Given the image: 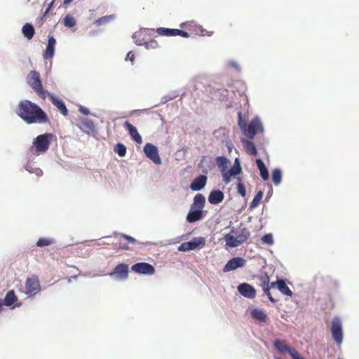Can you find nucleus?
Segmentation results:
<instances>
[{
  "mask_svg": "<svg viewBox=\"0 0 359 359\" xmlns=\"http://www.w3.org/2000/svg\"><path fill=\"white\" fill-rule=\"evenodd\" d=\"M16 114L26 123H44L48 121V116L44 111L36 104L28 100H21L17 108Z\"/></svg>",
  "mask_w": 359,
  "mask_h": 359,
  "instance_id": "f257e3e1",
  "label": "nucleus"
},
{
  "mask_svg": "<svg viewBox=\"0 0 359 359\" xmlns=\"http://www.w3.org/2000/svg\"><path fill=\"white\" fill-rule=\"evenodd\" d=\"M27 81L32 90L42 99H45L48 91L43 88L42 82L38 72L32 70L27 76Z\"/></svg>",
  "mask_w": 359,
  "mask_h": 359,
  "instance_id": "f03ea898",
  "label": "nucleus"
},
{
  "mask_svg": "<svg viewBox=\"0 0 359 359\" xmlns=\"http://www.w3.org/2000/svg\"><path fill=\"white\" fill-rule=\"evenodd\" d=\"M250 233L246 228L241 229V231L234 236L231 233L225 235L224 239L226 245L229 248H236L245 243L250 237Z\"/></svg>",
  "mask_w": 359,
  "mask_h": 359,
  "instance_id": "7ed1b4c3",
  "label": "nucleus"
},
{
  "mask_svg": "<svg viewBox=\"0 0 359 359\" xmlns=\"http://www.w3.org/2000/svg\"><path fill=\"white\" fill-rule=\"evenodd\" d=\"M53 137L52 133H46L35 137L32 144L36 151L39 154L45 153L48 149Z\"/></svg>",
  "mask_w": 359,
  "mask_h": 359,
  "instance_id": "20e7f679",
  "label": "nucleus"
},
{
  "mask_svg": "<svg viewBox=\"0 0 359 359\" xmlns=\"http://www.w3.org/2000/svg\"><path fill=\"white\" fill-rule=\"evenodd\" d=\"M264 132V126L258 116L253 118L248 126H246L244 134L250 139L254 138L258 132Z\"/></svg>",
  "mask_w": 359,
  "mask_h": 359,
  "instance_id": "39448f33",
  "label": "nucleus"
},
{
  "mask_svg": "<svg viewBox=\"0 0 359 359\" xmlns=\"http://www.w3.org/2000/svg\"><path fill=\"white\" fill-rule=\"evenodd\" d=\"M331 332L334 341L337 345H341L343 341L342 323L339 317H334L331 323Z\"/></svg>",
  "mask_w": 359,
  "mask_h": 359,
  "instance_id": "423d86ee",
  "label": "nucleus"
},
{
  "mask_svg": "<svg viewBox=\"0 0 359 359\" xmlns=\"http://www.w3.org/2000/svg\"><path fill=\"white\" fill-rule=\"evenodd\" d=\"M25 294L28 297H34L40 292L41 285L37 276H32L27 278L25 282Z\"/></svg>",
  "mask_w": 359,
  "mask_h": 359,
  "instance_id": "0eeeda50",
  "label": "nucleus"
},
{
  "mask_svg": "<svg viewBox=\"0 0 359 359\" xmlns=\"http://www.w3.org/2000/svg\"><path fill=\"white\" fill-rule=\"evenodd\" d=\"M143 151L145 156L155 164L159 165L161 163V159L158 154L157 147L151 143H147L144 147Z\"/></svg>",
  "mask_w": 359,
  "mask_h": 359,
  "instance_id": "6e6552de",
  "label": "nucleus"
},
{
  "mask_svg": "<svg viewBox=\"0 0 359 359\" xmlns=\"http://www.w3.org/2000/svg\"><path fill=\"white\" fill-rule=\"evenodd\" d=\"M131 270L138 274L151 276L155 273V268L147 262H138L133 264Z\"/></svg>",
  "mask_w": 359,
  "mask_h": 359,
  "instance_id": "1a4fd4ad",
  "label": "nucleus"
},
{
  "mask_svg": "<svg viewBox=\"0 0 359 359\" xmlns=\"http://www.w3.org/2000/svg\"><path fill=\"white\" fill-rule=\"evenodd\" d=\"M111 278L118 280H123L128 276V266L126 264H118L114 270L109 273Z\"/></svg>",
  "mask_w": 359,
  "mask_h": 359,
  "instance_id": "9d476101",
  "label": "nucleus"
},
{
  "mask_svg": "<svg viewBox=\"0 0 359 359\" xmlns=\"http://www.w3.org/2000/svg\"><path fill=\"white\" fill-rule=\"evenodd\" d=\"M246 263V260L241 257H236L227 262L223 268L224 272H229L243 267Z\"/></svg>",
  "mask_w": 359,
  "mask_h": 359,
  "instance_id": "9b49d317",
  "label": "nucleus"
},
{
  "mask_svg": "<svg viewBox=\"0 0 359 359\" xmlns=\"http://www.w3.org/2000/svg\"><path fill=\"white\" fill-rule=\"evenodd\" d=\"M78 127L85 133L90 135L95 132V126L91 119L88 118H80Z\"/></svg>",
  "mask_w": 359,
  "mask_h": 359,
  "instance_id": "f8f14e48",
  "label": "nucleus"
},
{
  "mask_svg": "<svg viewBox=\"0 0 359 359\" xmlns=\"http://www.w3.org/2000/svg\"><path fill=\"white\" fill-rule=\"evenodd\" d=\"M229 130L222 127L215 130L213 133V135L217 140L221 141L222 142H225L226 146L231 149L232 144L229 140Z\"/></svg>",
  "mask_w": 359,
  "mask_h": 359,
  "instance_id": "ddd939ff",
  "label": "nucleus"
},
{
  "mask_svg": "<svg viewBox=\"0 0 359 359\" xmlns=\"http://www.w3.org/2000/svg\"><path fill=\"white\" fill-rule=\"evenodd\" d=\"M237 290L242 296L248 299H253L256 295V290L247 283L239 284Z\"/></svg>",
  "mask_w": 359,
  "mask_h": 359,
  "instance_id": "4468645a",
  "label": "nucleus"
},
{
  "mask_svg": "<svg viewBox=\"0 0 359 359\" xmlns=\"http://www.w3.org/2000/svg\"><path fill=\"white\" fill-rule=\"evenodd\" d=\"M46 96H48L52 103L54 104V106L56 107V108L62 115L67 116L68 114V110L66 107L65 102L62 100L59 99L53 93L50 92L46 93Z\"/></svg>",
  "mask_w": 359,
  "mask_h": 359,
  "instance_id": "2eb2a0df",
  "label": "nucleus"
},
{
  "mask_svg": "<svg viewBox=\"0 0 359 359\" xmlns=\"http://www.w3.org/2000/svg\"><path fill=\"white\" fill-rule=\"evenodd\" d=\"M203 217V210L190 207L186 219L189 223H194L201 220Z\"/></svg>",
  "mask_w": 359,
  "mask_h": 359,
  "instance_id": "dca6fc26",
  "label": "nucleus"
},
{
  "mask_svg": "<svg viewBox=\"0 0 359 359\" xmlns=\"http://www.w3.org/2000/svg\"><path fill=\"white\" fill-rule=\"evenodd\" d=\"M55 39L53 36H48V44L46 47L45 52L43 55L45 60L52 59L53 57L55 54Z\"/></svg>",
  "mask_w": 359,
  "mask_h": 359,
  "instance_id": "f3484780",
  "label": "nucleus"
},
{
  "mask_svg": "<svg viewBox=\"0 0 359 359\" xmlns=\"http://www.w3.org/2000/svg\"><path fill=\"white\" fill-rule=\"evenodd\" d=\"M206 183L207 177L204 175H200L191 182L189 187L192 191H200L205 187Z\"/></svg>",
  "mask_w": 359,
  "mask_h": 359,
  "instance_id": "a211bd4d",
  "label": "nucleus"
},
{
  "mask_svg": "<svg viewBox=\"0 0 359 359\" xmlns=\"http://www.w3.org/2000/svg\"><path fill=\"white\" fill-rule=\"evenodd\" d=\"M284 295L291 297L292 295V290L287 286L285 280L278 279L276 282H273L271 284V287H275Z\"/></svg>",
  "mask_w": 359,
  "mask_h": 359,
  "instance_id": "6ab92c4d",
  "label": "nucleus"
},
{
  "mask_svg": "<svg viewBox=\"0 0 359 359\" xmlns=\"http://www.w3.org/2000/svg\"><path fill=\"white\" fill-rule=\"evenodd\" d=\"M224 198V193L219 189H214L210 191L208 196V202L212 205H217L222 202Z\"/></svg>",
  "mask_w": 359,
  "mask_h": 359,
  "instance_id": "aec40b11",
  "label": "nucleus"
},
{
  "mask_svg": "<svg viewBox=\"0 0 359 359\" xmlns=\"http://www.w3.org/2000/svg\"><path fill=\"white\" fill-rule=\"evenodd\" d=\"M124 128L128 130L131 138L137 143H142V139L137 128L128 121L124 123Z\"/></svg>",
  "mask_w": 359,
  "mask_h": 359,
  "instance_id": "412c9836",
  "label": "nucleus"
},
{
  "mask_svg": "<svg viewBox=\"0 0 359 359\" xmlns=\"http://www.w3.org/2000/svg\"><path fill=\"white\" fill-rule=\"evenodd\" d=\"M154 32L153 29H140L139 31L136 32L133 35V39L134 42L137 46H142L145 39L143 37L144 32Z\"/></svg>",
  "mask_w": 359,
  "mask_h": 359,
  "instance_id": "4be33fe9",
  "label": "nucleus"
},
{
  "mask_svg": "<svg viewBox=\"0 0 359 359\" xmlns=\"http://www.w3.org/2000/svg\"><path fill=\"white\" fill-rule=\"evenodd\" d=\"M275 348L280 353L294 352L284 341L276 339L273 342Z\"/></svg>",
  "mask_w": 359,
  "mask_h": 359,
  "instance_id": "5701e85b",
  "label": "nucleus"
},
{
  "mask_svg": "<svg viewBox=\"0 0 359 359\" xmlns=\"http://www.w3.org/2000/svg\"><path fill=\"white\" fill-rule=\"evenodd\" d=\"M256 165L259 170V174L262 180L267 181L269 178V173L263 161L261 158H257L256 160Z\"/></svg>",
  "mask_w": 359,
  "mask_h": 359,
  "instance_id": "b1692460",
  "label": "nucleus"
},
{
  "mask_svg": "<svg viewBox=\"0 0 359 359\" xmlns=\"http://www.w3.org/2000/svg\"><path fill=\"white\" fill-rule=\"evenodd\" d=\"M205 203V198L202 194H197L194 198L193 203L191 205V207L194 208H198L200 210L203 209Z\"/></svg>",
  "mask_w": 359,
  "mask_h": 359,
  "instance_id": "393cba45",
  "label": "nucleus"
},
{
  "mask_svg": "<svg viewBox=\"0 0 359 359\" xmlns=\"http://www.w3.org/2000/svg\"><path fill=\"white\" fill-rule=\"evenodd\" d=\"M251 316L252 318L261 322H266L267 320V315L264 311L258 308L253 309L251 311Z\"/></svg>",
  "mask_w": 359,
  "mask_h": 359,
  "instance_id": "a878e982",
  "label": "nucleus"
},
{
  "mask_svg": "<svg viewBox=\"0 0 359 359\" xmlns=\"http://www.w3.org/2000/svg\"><path fill=\"white\" fill-rule=\"evenodd\" d=\"M22 33L28 40L32 39L35 33L34 26L31 23L25 24L22 28Z\"/></svg>",
  "mask_w": 359,
  "mask_h": 359,
  "instance_id": "bb28decb",
  "label": "nucleus"
},
{
  "mask_svg": "<svg viewBox=\"0 0 359 359\" xmlns=\"http://www.w3.org/2000/svg\"><path fill=\"white\" fill-rule=\"evenodd\" d=\"M17 301V297L13 290L7 292L4 299L2 301L3 305L10 306Z\"/></svg>",
  "mask_w": 359,
  "mask_h": 359,
  "instance_id": "cd10ccee",
  "label": "nucleus"
},
{
  "mask_svg": "<svg viewBox=\"0 0 359 359\" xmlns=\"http://www.w3.org/2000/svg\"><path fill=\"white\" fill-rule=\"evenodd\" d=\"M216 163L218 166L219 170L222 172L226 171V168L228 165L230 163V161L225 156H218L216 158Z\"/></svg>",
  "mask_w": 359,
  "mask_h": 359,
  "instance_id": "c85d7f7f",
  "label": "nucleus"
},
{
  "mask_svg": "<svg viewBox=\"0 0 359 359\" xmlns=\"http://www.w3.org/2000/svg\"><path fill=\"white\" fill-rule=\"evenodd\" d=\"M241 142L243 144V146L245 147V149L248 150L251 155H257V150L254 142L247 140L245 139H242Z\"/></svg>",
  "mask_w": 359,
  "mask_h": 359,
  "instance_id": "c756f323",
  "label": "nucleus"
},
{
  "mask_svg": "<svg viewBox=\"0 0 359 359\" xmlns=\"http://www.w3.org/2000/svg\"><path fill=\"white\" fill-rule=\"evenodd\" d=\"M262 281L264 283V284H265L266 283H269V278L268 276H265L264 277L262 278ZM270 287L271 285L269 286L268 284L266 285H264L263 286V290H264V292L267 295L269 299L270 300V302H273V303H275L276 302V299H275L272 295H271V293L270 292Z\"/></svg>",
  "mask_w": 359,
  "mask_h": 359,
  "instance_id": "7c9ffc66",
  "label": "nucleus"
},
{
  "mask_svg": "<svg viewBox=\"0 0 359 359\" xmlns=\"http://www.w3.org/2000/svg\"><path fill=\"white\" fill-rule=\"evenodd\" d=\"M228 171L229 175H233V177L239 175L242 172L239 158H236L235 159L233 165Z\"/></svg>",
  "mask_w": 359,
  "mask_h": 359,
  "instance_id": "2f4dec72",
  "label": "nucleus"
},
{
  "mask_svg": "<svg viewBox=\"0 0 359 359\" xmlns=\"http://www.w3.org/2000/svg\"><path fill=\"white\" fill-rule=\"evenodd\" d=\"M26 170L29 173L35 174L37 177H40L43 175V171L40 168L35 166L34 163L29 162L25 166Z\"/></svg>",
  "mask_w": 359,
  "mask_h": 359,
  "instance_id": "473e14b6",
  "label": "nucleus"
},
{
  "mask_svg": "<svg viewBox=\"0 0 359 359\" xmlns=\"http://www.w3.org/2000/svg\"><path fill=\"white\" fill-rule=\"evenodd\" d=\"M189 243H191L192 249L194 250L198 248H203L205 244V238L203 237H196L192 238Z\"/></svg>",
  "mask_w": 359,
  "mask_h": 359,
  "instance_id": "72a5a7b5",
  "label": "nucleus"
},
{
  "mask_svg": "<svg viewBox=\"0 0 359 359\" xmlns=\"http://www.w3.org/2000/svg\"><path fill=\"white\" fill-rule=\"evenodd\" d=\"M272 181L276 186L279 185L282 181V172L279 168H275L272 171Z\"/></svg>",
  "mask_w": 359,
  "mask_h": 359,
  "instance_id": "f704fd0d",
  "label": "nucleus"
},
{
  "mask_svg": "<svg viewBox=\"0 0 359 359\" xmlns=\"http://www.w3.org/2000/svg\"><path fill=\"white\" fill-rule=\"evenodd\" d=\"M175 29H176L159 27L156 29V32L158 34L161 36H175Z\"/></svg>",
  "mask_w": 359,
  "mask_h": 359,
  "instance_id": "c9c22d12",
  "label": "nucleus"
},
{
  "mask_svg": "<svg viewBox=\"0 0 359 359\" xmlns=\"http://www.w3.org/2000/svg\"><path fill=\"white\" fill-rule=\"evenodd\" d=\"M55 243V239L50 238H40L36 243V245L39 248L48 246Z\"/></svg>",
  "mask_w": 359,
  "mask_h": 359,
  "instance_id": "e433bc0d",
  "label": "nucleus"
},
{
  "mask_svg": "<svg viewBox=\"0 0 359 359\" xmlns=\"http://www.w3.org/2000/svg\"><path fill=\"white\" fill-rule=\"evenodd\" d=\"M115 18L114 15H109L101 17L95 21V25L97 26H101L109 23L110 21Z\"/></svg>",
  "mask_w": 359,
  "mask_h": 359,
  "instance_id": "4c0bfd02",
  "label": "nucleus"
},
{
  "mask_svg": "<svg viewBox=\"0 0 359 359\" xmlns=\"http://www.w3.org/2000/svg\"><path fill=\"white\" fill-rule=\"evenodd\" d=\"M263 191L262 190H259L256 195L255 196L254 198L252 199V201L251 202L250 205V209L252 210L255 208L257 206H258L259 203H260L261 200L263 198Z\"/></svg>",
  "mask_w": 359,
  "mask_h": 359,
  "instance_id": "58836bf2",
  "label": "nucleus"
},
{
  "mask_svg": "<svg viewBox=\"0 0 359 359\" xmlns=\"http://www.w3.org/2000/svg\"><path fill=\"white\" fill-rule=\"evenodd\" d=\"M126 147L122 143H117L114 147V152L121 157L126 156Z\"/></svg>",
  "mask_w": 359,
  "mask_h": 359,
  "instance_id": "ea45409f",
  "label": "nucleus"
},
{
  "mask_svg": "<svg viewBox=\"0 0 359 359\" xmlns=\"http://www.w3.org/2000/svg\"><path fill=\"white\" fill-rule=\"evenodd\" d=\"M63 23L65 27L72 28L76 25V20L72 15L68 14L65 17Z\"/></svg>",
  "mask_w": 359,
  "mask_h": 359,
  "instance_id": "a19ab883",
  "label": "nucleus"
},
{
  "mask_svg": "<svg viewBox=\"0 0 359 359\" xmlns=\"http://www.w3.org/2000/svg\"><path fill=\"white\" fill-rule=\"evenodd\" d=\"M143 45L144 46L145 48L147 49V50L156 49V48H157L158 47V42L156 40H154V39H151V40H149V41H147L145 39V41L143 43Z\"/></svg>",
  "mask_w": 359,
  "mask_h": 359,
  "instance_id": "79ce46f5",
  "label": "nucleus"
},
{
  "mask_svg": "<svg viewBox=\"0 0 359 359\" xmlns=\"http://www.w3.org/2000/svg\"><path fill=\"white\" fill-rule=\"evenodd\" d=\"M238 183H237V191L238 193L241 195L243 197H244L246 194V189L245 185L241 182V179L238 178Z\"/></svg>",
  "mask_w": 359,
  "mask_h": 359,
  "instance_id": "37998d69",
  "label": "nucleus"
},
{
  "mask_svg": "<svg viewBox=\"0 0 359 359\" xmlns=\"http://www.w3.org/2000/svg\"><path fill=\"white\" fill-rule=\"evenodd\" d=\"M261 240L264 244L272 245L273 243V238L271 233H266L264 235Z\"/></svg>",
  "mask_w": 359,
  "mask_h": 359,
  "instance_id": "c03bdc74",
  "label": "nucleus"
},
{
  "mask_svg": "<svg viewBox=\"0 0 359 359\" xmlns=\"http://www.w3.org/2000/svg\"><path fill=\"white\" fill-rule=\"evenodd\" d=\"M178 250L182 251V252H187V251L194 250L191 248V243H189V241H188V242H184V243H182L179 246Z\"/></svg>",
  "mask_w": 359,
  "mask_h": 359,
  "instance_id": "a18cd8bd",
  "label": "nucleus"
},
{
  "mask_svg": "<svg viewBox=\"0 0 359 359\" xmlns=\"http://www.w3.org/2000/svg\"><path fill=\"white\" fill-rule=\"evenodd\" d=\"M238 126L241 128V130L243 132L245 130L247 125H246L245 121L243 119L242 114L240 111L238 113Z\"/></svg>",
  "mask_w": 359,
  "mask_h": 359,
  "instance_id": "49530a36",
  "label": "nucleus"
},
{
  "mask_svg": "<svg viewBox=\"0 0 359 359\" xmlns=\"http://www.w3.org/2000/svg\"><path fill=\"white\" fill-rule=\"evenodd\" d=\"M223 181L224 182L227 184L231 181V177H233V175H229V171H224L222 172Z\"/></svg>",
  "mask_w": 359,
  "mask_h": 359,
  "instance_id": "de8ad7c7",
  "label": "nucleus"
},
{
  "mask_svg": "<svg viewBox=\"0 0 359 359\" xmlns=\"http://www.w3.org/2000/svg\"><path fill=\"white\" fill-rule=\"evenodd\" d=\"M175 36H180L184 38H188V37H189V34L185 31L176 29H175Z\"/></svg>",
  "mask_w": 359,
  "mask_h": 359,
  "instance_id": "09e8293b",
  "label": "nucleus"
},
{
  "mask_svg": "<svg viewBox=\"0 0 359 359\" xmlns=\"http://www.w3.org/2000/svg\"><path fill=\"white\" fill-rule=\"evenodd\" d=\"M79 111L81 114L86 115V116L90 114V110L88 109V108H87L86 107L82 106V105L79 106Z\"/></svg>",
  "mask_w": 359,
  "mask_h": 359,
  "instance_id": "8fccbe9b",
  "label": "nucleus"
},
{
  "mask_svg": "<svg viewBox=\"0 0 359 359\" xmlns=\"http://www.w3.org/2000/svg\"><path fill=\"white\" fill-rule=\"evenodd\" d=\"M122 236L127 241H128L129 243H130L132 244H135L136 243V240L133 237H132L130 236H128V235H126V234H122Z\"/></svg>",
  "mask_w": 359,
  "mask_h": 359,
  "instance_id": "3c124183",
  "label": "nucleus"
},
{
  "mask_svg": "<svg viewBox=\"0 0 359 359\" xmlns=\"http://www.w3.org/2000/svg\"><path fill=\"white\" fill-rule=\"evenodd\" d=\"M229 64L232 67H233L235 69H236L237 71L240 72L241 71V67H240V65H238V63L234 60H231L229 61Z\"/></svg>",
  "mask_w": 359,
  "mask_h": 359,
  "instance_id": "603ef678",
  "label": "nucleus"
},
{
  "mask_svg": "<svg viewBox=\"0 0 359 359\" xmlns=\"http://www.w3.org/2000/svg\"><path fill=\"white\" fill-rule=\"evenodd\" d=\"M135 60V55L132 51H129L126 55V60H130L133 63Z\"/></svg>",
  "mask_w": 359,
  "mask_h": 359,
  "instance_id": "864d4df0",
  "label": "nucleus"
},
{
  "mask_svg": "<svg viewBox=\"0 0 359 359\" xmlns=\"http://www.w3.org/2000/svg\"><path fill=\"white\" fill-rule=\"evenodd\" d=\"M290 356L292 358V359H305L303 356L297 353L296 351L291 352Z\"/></svg>",
  "mask_w": 359,
  "mask_h": 359,
  "instance_id": "5fc2aeb1",
  "label": "nucleus"
},
{
  "mask_svg": "<svg viewBox=\"0 0 359 359\" xmlns=\"http://www.w3.org/2000/svg\"><path fill=\"white\" fill-rule=\"evenodd\" d=\"M172 99V97L171 96H164L163 98H162V101H161V103L162 104H164L166 102H168V100H170Z\"/></svg>",
  "mask_w": 359,
  "mask_h": 359,
  "instance_id": "6e6d98bb",
  "label": "nucleus"
},
{
  "mask_svg": "<svg viewBox=\"0 0 359 359\" xmlns=\"http://www.w3.org/2000/svg\"><path fill=\"white\" fill-rule=\"evenodd\" d=\"M201 34L202 36H205V35L210 36L212 34V33H210L209 32H208L205 29H201Z\"/></svg>",
  "mask_w": 359,
  "mask_h": 359,
  "instance_id": "4d7b16f0",
  "label": "nucleus"
},
{
  "mask_svg": "<svg viewBox=\"0 0 359 359\" xmlns=\"http://www.w3.org/2000/svg\"><path fill=\"white\" fill-rule=\"evenodd\" d=\"M50 8H46V11H44V13L42 16V19L48 13V12L50 11Z\"/></svg>",
  "mask_w": 359,
  "mask_h": 359,
  "instance_id": "13d9d810",
  "label": "nucleus"
},
{
  "mask_svg": "<svg viewBox=\"0 0 359 359\" xmlns=\"http://www.w3.org/2000/svg\"><path fill=\"white\" fill-rule=\"evenodd\" d=\"M74 0H64L63 1V4L64 5H67L69 4H70L72 1H73Z\"/></svg>",
  "mask_w": 359,
  "mask_h": 359,
  "instance_id": "bf43d9fd",
  "label": "nucleus"
},
{
  "mask_svg": "<svg viewBox=\"0 0 359 359\" xmlns=\"http://www.w3.org/2000/svg\"><path fill=\"white\" fill-rule=\"evenodd\" d=\"M154 32H144V34L143 35V37L145 39V36H149V35H151Z\"/></svg>",
  "mask_w": 359,
  "mask_h": 359,
  "instance_id": "052dcab7",
  "label": "nucleus"
},
{
  "mask_svg": "<svg viewBox=\"0 0 359 359\" xmlns=\"http://www.w3.org/2000/svg\"><path fill=\"white\" fill-rule=\"evenodd\" d=\"M53 4H54V0H53V1H52L48 4V8H51V7L53 6Z\"/></svg>",
  "mask_w": 359,
  "mask_h": 359,
  "instance_id": "680f3d73",
  "label": "nucleus"
},
{
  "mask_svg": "<svg viewBox=\"0 0 359 359\" xmlns=\"http://www.w3.org/2000/svg\"><path fill=\"white\" fill-rule=\"evenodd\" d=\"M271 193H272V190L268 193L266 198V200L271 197Z\"/></svg>",
  "mask_w": 359,
  "mask_h": 359,
  "instance_id": "e2e57ef3",
  "label": "nucleus"
},
{
  "mask_svg": "<svg viewBox=\"0 0 359 359\" xmlns=\"http://www.w3.org/2000/svg\"><path fill=\"white\" fill-rule=\"evenodd\" d=\"M185 25H186V23H184V22L182 23V24L180 25V27H181V28H184V26H185Z\"/></svg>",
  "mask_w": 359,
  "mask_h": 359,
  "instance_id": "0e129e2a",
  "label": "nucleus"
},
{
  "mask_svg": "<svg viewBox=\"0 0 359 359\" xmlns=\"http://www.w3.org/2000/svg\"><path fill=\"white\" fill-rule=\"evenodd\" d=\"M20 304H17L14 307H19L20 306Z\"/></svg>",
  "mask_w": 359,
  "mask_h": 359,
  "instance_id": "69168bd1",
  "label": "nucleus"
},
{
  "mask_svg": "<svg viewBox=\"0 0 359 359\" xmlns=\"http://www.w3.org/2000/svg\"><path fill=\"white\" fill-rule=\"evenodd\" d=\"M73 278H74V279H76V278H77V276H73Z\"/></svg>",
  "mask_w": 359,
  "mask_h": 359,
  "instance_id": "338daca9",
  "label": "nucleus"
},
{
  "mask_svg": "<svg viewBox=\"0 0 359 359\" xmlns=\"http://www.w3.org/2000/svg\"><path fill=\"white\" fill-rule=\"evenodd\" d=\"M68 282L70 283L71 282V278H68Z\"/></svg>",
  "mask_w": 359,
  "mask_h": 359,
  "instance_id": "774afa93",
  "label": "nucleus"
}]
</instances>
